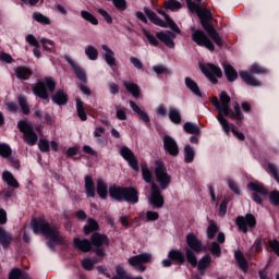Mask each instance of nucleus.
<instances>
[{
	"instance_id": "obj_8",
	"label": "nucleus",
	"mask_w": 279,
	"mask_h": 279,
	"mask_svg": "<svg viewBox=\"0 0 279 279\" xmlns=\"http://www.w3.org/2000/svg\"><path fill=\"white\" fill-rule=\"evenodd\" d=\"M155 166L156 179L159 182L160 187L165 190L169 186V184H171V175L167 173V168L165 167L163 163H161L160 160H156Z\"/></svg>"
},
{
	"instance_id": "obj_3",
	"label": "nucleus",
	"mask_w": 279,
	"mask_h": 279,
	"mask_svg": "<svg viewBox=\"0 0 279 279\" xmlns=\"http://www.w3.org/2000/svg\"><path fill=\"white\" fill-rule=\"evenodd\" d=\"M267 73H269V70L267 68L258 63H253L248 72L245 70H241L239 72V75L242 82L246 84V86H253L254 88H256L263 86V82L258 81L256 77H254V75H267Z\"/></svg>"
},
{
	"instance_id": "obj_14",
	"label": "nucleus",
	"mask_w": 279,
	"mask_h": 279,
	"mask_svg": "<svg viewBox=\"0 0 279 279\" xmlns=\"http://www.w3.org/2000/svg\"><path fill=\"white\" fill-rule=\"evenodd\" d=\"M149 203L154 208H162V206H165V198L162 197V194H160V189L156 183H151Z\"/></svg>"
},
{
	"instance_id": "obj_47",
	"label": "nucleus",
	"mask_w": 279,
	"mask_h": 279,
	"mask_svg": "<svg viewBox=\"0 0 279 279\" xmlns=\"http://www.w3.org/2000/svg\"><path fill=\"white\" fill-rule=\"evenodd\" d=\"M219 232V227L217 222L214 220L209 221V226L207 227V236L208 239H215V234Z\"/></svg>"
},
{
	"instance_id": "obj_42",
	"label": "nucleus",
	"mask_w": 279,
	"mask_h": 279,
	"mask_svg": "<svg viewBox=\"0 0 279 279\" xmlns=\"http://www.w3.org/2000/svg\"><path fill=\"white\" fill-rule=\"evenodd\" d=\"M85 56H87L88 60L95 61L99 58V50L95 46L89 45L85 48Z\"/></svg>"
},
{
	"instance_id": "obj_28",
	"label": "nucleus",
	"mask_w": 279,
	"mask_h": 279,
	"mask_svg": "<svg viewBox=\"0 0 279 279\" xmlns=\"http://www.w3.org/2000/svg\"><path fill=\"white\" fill-rule=\"evenodd\" d=\"M96 191L101 199H108V184L104 179L97 180Z\"/></svg>"
},
{
	"instance_id": "obj_53",
	"label": "nucleus",
	"mask_w": 279,
	"mask_h": 279,
	"mask_svg": "<svg viewBox=\"0 0 279 279\" xmlns=\"http://www.w3.org/2000/svg\"><path fill=\"white\" fill-rule=\"evenodd\" d=\"M142 175L143 180H145L148 184H154V181L151 180V171L146 165L142 166Z\"/></svg>"
},
{
	"instance_id": "obj_4",
	"label": "nucleus",
	"mask_w": 279,
	"mask_h": 279,
	"mask_svg": "<svg viewBox=\"0 0 279 279\" xmlns=\"http://www.w3.org/2000/svg\"><path fill=\"white\" fill-rule=\"evenodd\" d=\"M109 195L117 202H129L130 204H138V191L134 187H121L112 185L109 187Z\"/></svg>"
},
{
	"instance_id": "obj_5",
	"label": "nucleus",
	"mask_w": 279,
	"mask_h": 279,
	"mask_svg": "<svg viewBox=\"0 0 279 279\" xmlns=\"http://www.w3.org/2000/svg\"><path fill=\"white\" fill-rule=\"evenodd\" d=\"M32 90L35 97H38V99H43L44 101L49 102V93H53L56 90V81L51 76H46L45 82L38 81L33 86Z\"/></svg>"
},
{
	"instance_id": "obj_21",
	"label": "nucleus",
	"mask_w": 279,
	"mask_h": 279,
	"mask_svg": "<svg viewBox=\"0 0 279 279\" xmlns=\"http://www.w3.org/2000/svg\"><path fill=\"white\" fill-rule=\"evenodd\" d=\"M144 13L146 14L148 21H150V23L154 25H157L158 27L166 26L165 21H162V19H160L158 14H156V12H154L151 9L145 7Z\"/></svg>"
},
{
	"instance_id": "obj_17",
	"label": "nucleus",
	"mask_w": 279,
	"mask_h": 279,
	"mask_svg": "<svg viewBox=\"0 0 279 279\" xmlns=\"http://www.w3.org/2000/svg\"><path fill=\"white\" fill-rule=\"evenodd\" d=\"M120 154L126 162H129V166L133 169V171H138V161L136 160V157L134 156V153L130 150L128 147H122L120 149Z\"/></svg>"
},
{
	"instance_id": "obj_20",
	"label": "nucleus",
	"mask_w": 279,
	"mask_h": 279,
	"mask_svg": "<svg viewBox=\"0 0 279 279\" xmlns=\"http://www.w3.org/2000/svg\"><path fill=\"white\" fill-rule=\"evenodd\" d=\"M222 69L225 71V76L228 82H236L239 80V72L230 63H223Z\"/></svg>"
},
{
	"instance_id": "obj_49",
	"label": "nucleus",
	"mask_w": 279,
	"mask_h": 279,
	"mask_svg": "<svg viewBox=\"0 0 279 279\" xmlns=\"http://www.w3.org/2000/svg\"><path fill=\"white\" fill-rule=\"evenodd\" d=\"M163 24H166V26H161V27H170V29H172V32H174V34H182V29H180L178 24H175V22L171 17L166 20L163 22Z\"/></svg>"
},
{
	"instance_id": "obj_35",
	"label": "nucleus",
	"mask_w": 279,
	"mask_h": 279,
	"mask_svg": "<svg viewBox=\"0 0 279 279\" xmlns=\"http://www.w3.org/2000/svg\"><path fill=\"white\" fill-rule=\"evenodd\" d=\"M92 243L95 247H101V245H108V238L104 234L94 233L92 236Z\"/></svg>"
},
{
	"instance_id": "obj_34",
	"label": "nucleus",
	"mask_w": 279,
	"mask_h": 279,
	"mask_svg": "<svg viewBox=\"0 0 279 279\" xmlns=\"http://www.w3.org/2000/svg\"><path fill=\"white\" fill-rule=\"evenodd\" d=\"M85 193L87 197H95V182L90 175L85 177Z\"/></svg>"
},
{
	"instance_id": "obj_37",
	"label": "nucleus",
	"mask_w": 279,
	"mask_h": 279,
	"mask_svg": "<svg viewBox=\"0 0 279 279\" xmlns=\"http://www.w3.org/2000/svg\"><path fill=\"white\" fill-rule=\"evenodd\" d=\"M168 117L174 125H180L182 123V114H180V111L175 108H170Z\"/></svg>"
},
{
	"instance_id": "obj_58",
	"label": "nucleus",
	"mask_w": 279,
	"mask_h": 279,
	"mask_svg": "<svg viewBox=\"0 0 279 279\" xmlns=\"http://www.w3.org/2000/svg\"><path fill=\"white\" fill-rule=\"evenodd\" d=\"M112 3L120 12H125V10H128V1L125 0H112Z\"/></svg>"
},
{
	"instance_id": "obj_11",
	"label": "nucleus",
	"mask_w": 279,
	"mask_h": 279,
	"mask_svg": "<svg viewBox=\"0 0 279 279\" xmlns=\"http://www.w3.org/2000/svg\"><path fill=\"white\" fill-rule=\"evenodd\" d=\"M247 187L254 192L253 199L256 204H263V197H267V190L258 182H251Z\"/></svg>"
},
{
	"instance_id": "obj_22",
	"label": "nucleus",
	"mask_w": 279,
	"mask_h": 279,
	"mask_svg": "<svg viewBox=\"0 0 279 279\" xmlns=\"http://www.w3.org/2000/svg\"><path fill=\"white\" fill-rule=\"evenodd\" d=\"M51 99L57 106H66L69 104V95L62 89H58L52 96Z\"/></svg>"
},
{
	"instance_id": "obj_38",
	"label": "nucleus",
	"mask_w": 279,
	"mask_h": 279,
	"mask_svg": "<svg viewBox=\"0 0 279 279\" xmlns=\"http://www.w3.org/2000/svg\"><path fill=\"white\" fill-rule=\"evenodd\" d=\"M165 149L170 154V156H178V154H180V149L178 148L175 141H166Z\"/></svg>"
},
{
	"instance_id": "obj_55",
	"label": "nucleus",
	"mask_w": 279,
	"mask_h": 279,
	"mask_svg": "<svg viewBox=\"0 0 279 279\" xmlns=\"http://www.w3.org/2000/svg\"><path fill=\"white\" fill-rule=\"evenodd\" d=\"M186 259L190 263L192 267H197V257L195 256V253L191 251V248H186L185 251Z\"/></svg>"
},
{
	"instance_id": "obj_63",
	"label": "nucleus",
	"mask_w": 279,
	"mask_h": 279,
	"mask_svg": "<svg viewBox=\"0 0 279 279\" xmlns=\"http://www.w3.org/2000/svg\"><path fill=\"white\" fill-rule=\"evenodd\" d=\"M25 272L21 271V269L15 268L13 269L10 275H9V279H21V277L24 275Z\"/></svg>"
},
{
	"instance_id": "obj_29",
	"label": "nucleus",
	"mask_w": 279,
	"mask_h": 279,
	"mask_svg": "<svg viewBox=\"0 0 279 279\" xmlns=\"http://www.w3.org/2000/svg\"><path fill=\"white\" fill-rule=\"evenodd\" d=\"M74 245L75 247H77V250H80L81 252H90L93 245L90 244V241L86 240V239H80V238H75L74 239Z\"/></svg>"
},
{
	"instance_id": "obj_1",
	"label": "nucleus",
	"mask_w": 279,
	"mask_h": 279,
	"mask_svg": "<svg viewBox=\"0 0 279 279\" xmlns=\"http://www.w3.org/2000/svg\"><path fill=\"white\" fill-rule=\"evenodd\" d=\"M219 97L220 101L217 96H214L211 98V104L219 112L217 117L218 122L220 123L223 132L228 134V132H230V124L228 123L226 117H230L233 121H243L245 117L243 116V112L241 111V106L238 101L234 102V111L232 110V108H230V102L232 101V98H230L228 92H221Z\"/></svg>"
},
{
	"instance_id": "obj_40",
	"label": "nucleus",
	"mask_w": 279,
	"mask_h": 279,
	"mask_svg": "<svg viewBox=\"0 0 279 279\" xmlns=\"http://www.w3.org/2000/svg\"><path fill=\"white\" fill-rule=\"evenodd\" d=\"M168 258H170V260H175V263H184V253L178 250H171L168 253Z\"/></svg>"
},
{
	"instance_id": "obj_62",
	"label": "nucleus",
	"mask_w": 279,
	"mask_h": 279,
	"mask_svg": "<svg viewBox=\"0 0 279 279\" xmlns=\"http://www.w3.org/2000/svg\"><path fill=\"white\" fill-rule=\"evenodd\" d=\"M269 247H271L272 252L279 256V238L270 240L268 242Z\"/></svg>"
},
{
	"instance_id": "obj_48",
	"label": "nucleus",
	"mask_w": 279,
	"mask_h": 279,
	"mask_svg": "<svg viewBox=\"0 0 279 279\" xmlns=\"http://www.w3.org/2000/svg\"><path fill=\"white\" fill-rule=\"evenodd\" d=\"M98 228L99 225L97 223V221L88 219L87 225L84 227V232L85 234H90V232H95V230H97Z\"/></svg>"
},
{
	"instance_id": "obj_12",
	"label": "nucleus",
	"mask_w": 279,
	"mask_h": 279,
	"mask_svg": "<svg viewBox=\"0 0 279 279\" xmlns=\"http://www.w3.org/2000/svg\"><path fill=\"white\" fill-rule=\"evenodd\" d=\"M17 128L20 132H22L24 141H38V134H36L34 128H32V124L27 123L24 120H21L17 123Z\"/></svg>"
},
{
	"instance_id": "obj_2",
	"label": "nucleus",
	"mask_w": 279,
	"mask_h": 279,
	"mask_svg": "<svg viewBox=\"0 0 279 279\" xmlns=\"http://www.w3.org/2000/svg\"><path fill=\"white\" fill-rule=\"evenodd\" d=\"M34 234H44L48 238V246L53 247V244L62 243V235L58 232V228L49 226L45 219H33L31 222Z\"/></svg>"
},
{
	"instance_id": "obj_24",
	"label": "nucleus",
	"mask_w": 279,
	"mask_h": 279,
	"mask_svg": "<svg viewBox=\"0 0 279 279\" xmlns=\"http://www.w3.org/2000/svg\"><path fill=\"white\" fill-rule=\"evenodd\" d=\"M123 86L125 90H128V93H130L135 99H138V97H141V87L138 86V84L125 81L123 83Z\"/></svg>"
},
{
	"instance_id": "obj_51",
	"label": "nucleus",
	"mask_w": 279,
	"mask_h": 279,
	"mask_svg": "<svg viewBox=\"0 0 279 279\" xmlns=\"http://www.w3.org/2000/svg\"><path fill=\"white\" fill-rule=\"evenodd\" d=\"M153 71L157 74V75H171V70H169V68L159 64V65H154L153 66Z\"/></svg>"
},
{
	"instance_id": "obj_41",
	"label": "nucleus",
	"mask_w": 279,
	"mask_h": 279,
	"mask_svg": "<svg viewBox=\"0 0 279 279\" xmlns=\"http://www.w3.org/2000/svg\"><path fill=\"white\" fill-rule=\"evenodd\" d=\"M235 260L238 262V265L242 271H247V262L245 260V257L243 256V253L241 251H236L234 253Z\"/></svg>"
},
{
	"instance_id": "obj_45",
	"label": "nucleus",
	"mask_w": 279,
	"mask_h": 279,
	"mask_svg": "<svg viewBox=\"0 0 279 279\" xmlns=\"http://www.w3.org/2000/svg\"><path fill=\"white\" fill-rule=\"evenodd\" d=\"M81 16L84 19V21L90 23V25H99V20H97V17H95V15L88 11H81Z\"/></svg>"
},
{
	"instance_id": "obj_52",
	"label": "nucleus",
	"mask_w": 279,
	"mask_h": 279,
	"mask_svg": "<svg viewBox=\"0 0 279 279\" xmlns=\"http://www.w3.org/2000/svg\"><path fill=\"white\" fill-rule=\"evenodd\" d=\"M19 106L23 112V114H29V105L27 104V98L24 96L19 97Z\"/></svg>"
},
{
	"instance_id": "obj_26",
	"label": "nucleus",
	"mask_w": 279,
	"mask_h": 279,
	"mask_svg": "<svg viewBox=\"0 0 279 279\" xmlns=\"http://www.w3.org/2000/svg\"><path fill=\"white\" fill-rule=\"evenodd\" d=\"M205 32H207L209 38H211L217 47H219L220 49L221 47H223V39L221 38L217 29H215V26L207 28V31Z\"/></svg>"
},
{
	"instance_id": "obj_44",
	"label": "nucleus",
	"mask_w": 279,
	"mask_h": 279,
	"mask_svg": "<svg viewBox=\"0 0 279 279\" xmlns=\"http://www.w3.org/2000/svg\"><path fill=\"white\" fill-rule=\"evenodd\" d=\"M41 45L45 51H48L49 53H56V43H53V40L44 37L41 38Z\"/></svg>"
},
{
	"instance_id": "obj_59",
	"label": "nucleus",
	"mask_w": 279,
	"mask_h": 279,
	"mask_svg": "<svg viewBox=\"0 0 279 279\" xmlns=\"http://www.w3.org/2000/svg\"><path fill=\"white\" fill-rule=\"evenodd\" d=\"M97 12L98 14H100V16H102V19H105L108 25H112V16L110 15V13H108V11H106L105 9H98Z\"/></svg>"
},
{
	"instance_id": "obj_19",
	"label": "nucleus",
	"mask_w": 279,
	"mask_h": 279,
	"mask_svg": "<svg viewBox=\"0 0 279 279\" xmlns=\"http://www.w3.org/2000/svg\"><path fill=\"white\" fill-rule=\"evenodd\" d=\"M15 76L22 82H27L32 75H34V70L25 65H20L14 70Z\"/></svg>"
},
{
	"instance_id": "obj_43",
	"label": "nucleus",
	"mask_w": 279,
	"mask_h": 279,
	"mask_svg": "<svg viewBox=\"0 0 279 279\" xmlns=\"http://www.w3.org/2000/svg\"><path fill=\"white\" fill-rule=\"evenodd\" d=\"M184 160L187 165H191L193 160H195V149L190 145L185 146L184 148Z\"/></svg>"
},
{
	"instance_id": "obj_16",
	"label": "nucleus",
	"mask_w": 279,
	"mask_h": 279,
	"mask_svg": "<svg viewBox=\"0 0 279 279\" xmlns=\"http://www.w3.org/2000/svg\"><path fill=\"white\" fill-rule=\"evenodd\" d=\"M197 16H198V19L201 21V25L205 29V32L207 29H210V27H215L210 23V21H213V12H210V10L202 8L201 11H198Z\"/></svg>"
},
{
	"instance_id": "obj_18",
	"label": "nucleus",
	"mask_w": 279,
	"mask_h": 279,
	"mask_svg": "<svg viewBox=\"0 0 279 279\" xmlns=\"http://www.w3.org/2000/svg\"><path fill=\"white\" fill-rule=\"evenodd\" d=\"M186 244L193 252H206V246L202 245V241L193 233L186 235Z\"/></svg>"
},
{
	"instance_id": "obj_9",
	"label": "nucleus",
	"mask_w": 279,
	"mask_h": 279,
	"mask_svg": "<svg viewBox=\"0 0 279 279\" xmlns=\"http://www.w3.org/2000/svg\"><path fill=\"white\" fill-rule=\"evenodd\" d=\"M151 262V253H143L128 259L129 265L131 267H135L137 271H145L147 268L145 267V263Z\"/></svg>"
},
{
	"instance_id": "obj_13",
	"label": "nucleus",
	"mask_w": 279,
	"mask_h": 279,
	"mask_svg": "<svg viewBox=\"0 0 279 279\" xmlns=\"http://www.w3.org/2000/svg\"><path fill=\"white\" fill-rule=\"evenodd\" d=\"M156 38H158V40H160V43H163V45L166 47H168V49H174L175 48V43L173 41L177 38L175 33H173L171 31L157 32L156 33Z\"/></svg>"
},
{
	"instance_id": "obj_64",
	"label": "nucleus",
	"mask_w": 279,
	"mask_h": 279,
	"mask_svg": "<svg viewBox=\"0 0 279 279\" xmlns=\"http://www.w3.org/2000/svg\"><path fill=\"white\" fill-rule=\"evenodd\" d=\"M269 199H270L271 204H274L275 206H278V204H279V192L278 191H272L269 195Z\"/></svg>"
},
{
	"instance_id": "obj_46",
	"label": "nucleus",
	"mask_w": 279,
	"mask_h": 279,
	"mask_svg": "<svg viewBox=\"0 0 279 279\" xmlns=\"http://www.w3.org/2000/svg\"><path fill=\"white\" fill-rule=\"evenodd\" d=\"M33 19H34V21H36L37 23H40L41 25H50L51 24V20L40 12H34Z\"/></svg>"
},
{
	"instance_id": "obj_54",
	"label": "nucleus",
	"mask_w": 279,
	"mask_h": 279,
	"mask_svg": "<svg viewBox=\"0 0 279 279\" xmlns=\"http://www.w3.org/2000/svg\"><path fill=\"white\" fill-rule=\"evenodd\" d=\"M144 213H141L140 214V218L143 219L144 221H157L159 215L157 211H147L146 213V218H143L144 217Z\"/></svg>"
},
{
	"instance_id": "obj_7",
	"label": "nucleus",
	"mask_w": 279,
	"mask_h": 279,
	"mask_svg": "<svg viewBox=\"0 0 279 279\" xmlns=\"http://www.w3.org/2000/svg\"><path fill=\"white\" fill-rule=\"evenodd\" d=\"M192 40L196 43L198 47H206L209 51H215V44L208 38V35L202 29H196L195 26L191 27Z\"/></svg>"
},
{
	"instance_id": "obj_10",
	"label": "nucleus",
	"mask_w": 279,
	"mask_h": 279,
	"mask_svg": "<svg viewBox=\"0 0 279 279\" xmlns=\"http://www.w3.org/2000/svg\"><path fill=\"white\" fill-rule=\"evenodd\" d=\"M235 225L238 226L240 232L247 234V230L256 226V218L252 214H247L246 216H239L235 219Z\"/></svg>"
},
{
	"instance_id": "obj_39",
	"label": "nucleus",
	"mask_w": 279,
	"mask_h": 279,
	"mask_svg": "<svg viewBox=\"0 0 279 279\" xmlns=\"http://www.w3.org/2000/svg\"><path fill=\"white\" fill-rule=\"evenodd\" d=\"M165 10H170L171 12H175V10H182V2L177 0H166L163 2Z\"/></svg>"
},
{
	"instance_id": "obj_25",
	"label": "nucleus",
	"mask_w": 279,
	"mask_h": 279,
	"mask_svg": "<svg viewBox=\"0 0 279 279\" xmlns=\"http://www.w3.org/2000/svg\"><path fill=\"white\" fill-rule=\"evenodd\" d=\"M130 107L136 114L138 116L140 121H143L144 123H149V114L147 112L143 111L138 105H136L133 100H130Z\"/></svg>"
},
{
	"instance_id": "obj_57",
	"label": "nucleus",
	"mask_w": 279,
	"mask_h": 279,
	"mask_svg": "<svg viewBox=\"0 0 279 279\" xmlns=\"http://www.w3.org/2000/svg\"><path fill=\"white\" fill-rule=\"evenodd\" d=\"M0 156L9 158V156H12V148L8 144L0 143Z\"/></svg>"
},
{
	"instance_id": "obj_56",
	"label": "nucleus",
	"mask_w": 279,
	"mask_h": 279,
	"mask_svg": "<svg viewBox=\"0 0 279 279\" xmlns=\"http://www.w3.org/2000/svg\"><path fill=\"white\" fill-rule=\"evenodd\" d=\"M98 260L97 258H85L82 260V266L87 270L90 271L93 269V266L97 265Z\"/></svg>"
},
{
	"instance_id": "obj_27",
	"label": "nucleus",
	"mask_w": 279,
	"mask_h": 279,
	"mask_svg": "<svg viewBox=\"0 0 279 279\" xmlns=\"http://www.w3.org/2000/svg\"><path fill=\"white\" fill-rule=\"evenodd\" d=\"M185 86L195 95L196 97H202V90L199 89V85L191 77H185Z\"/></svg>"
},
{
	"instance_id": "obj_15",
	"label": "nucleus",
	"mask_w": 279,
	"mask_h": 279,
	"mask_svg": "<svg viewBox=\"0 0 279 279\" xmlns=\"http://www.w3.org/2000/svg\"><path fill=\"white\" fill-rule=\"evenodd\" d=\"M65 61L68 62V64H70V66H72L77 80H80V82H82L83 84H87L88 76L86 75V70H84V68H81L80 64H77L69 57H65Z\"/></svg>"
},
{
	"instance_id": "obj_31",
	"label": "nucleus",
	"mask_w": 279,
	"mask_h": 279,
	"mask_svg": "<svg viewBox=\"0 0 279 279\" xmlns=\"http://www.w3.org/2000/svg\"><path fill=\"white\" fill-rule=\"evenodd\" d=\"M76 113L81 121H87L88 116L86 114V109H84V101H82V98L76 97Z\"/></svg>"
},
{
	"instance_id": "obj_6",
	"label": "nucleus",
	"mask_w": 279,
	"mask_h": 279,
	"mask_svg": "<svg viewBox=\"0 0 279 279\" xmlns=\"http://www.w3.org/2000/svg\"><path fill=\"white\" fill-rule=\"evenodd\" d=\"M199 69L202 73L213 84H219V80L223 77V71H221V68L219 65H216L215 63H206V64H199Z\"/></svg>"
},
{
	"instance_id": "obj_33",
	"label": "nucleus",
	"mask_w": 279,
	"mask_h": 279,
	"mask_svg": "<svg viewBox=\"0 0 279 279\" xmlns=\"http://www.w3.org/2000/svg\"><path fill=\"white\" fill-rule=\"evenodd\" d=\"M2 180L8 184V186H12V189H19V181H16L12 172L4 171L2 173Z\"/></svg>"
},
{
	"instance_id": "obj_50",
	"label": "nucleus",
	"mask_w": 279,
	"mask_h": 279,
	"mask_svg": "<svg viewBox=\"0 0 279 279\" xmlns=\"http://www.w3.org/2000/svg\"><path fill=\"white\" fill-rule=\"evenodd\" d=\"M142 32L145 38H147L149 45H153V47H159L160 41H158V39L154 35L149 34V31L143 28Z\"/></svg>"
},
{
	"instance_id": "obj_32",
	"label": "nucleus",
	"mask_w": 279,
	"mask_h": 279,
	"mask_svg": "<svg viewBox=\"0 0 279 279\" xmlns=\"http://www.w3.org/2000/svg\"><path fill=\"white\" fill-rule=\"evenodd\" d=\"M210 263H213V257H210L209 254L205 255L202 259H199L197 269L201 276H204L207 267H210Z\"/></svg>"
},
{
	"instance_id": "obj_36",
	"label": "nucleus",
	"mask_w": 279,
	"mask_h": 279,
	"mask_svg": "<svg viewBox=\"0 0 279 279\" xmlns=\"http://www.w3.org/2000/svg\"><path fill=\"white\" fill-rule=\"evenodd\" d=\"M184 132L187 134H193L197 136V134H202V129L196 123L193 122H185L183 125Z\"/></svg>"
},
{
	"instance_id": "obj_23",
	"label": "nucleus",
	"mask_w": 279,
	"mask_h": 279,
	"mask_svg": "<svg viewBox=\"0 0 279 279\" xmlns=\"http://www.w3.org/2000/svg\"><path fill=\"white\" fill-rule=\"evenodd\" d=\"M102 51H105L104 60L109 66H117V58H114V51L108 47V45L101 46Z\"/></svg>"
},
{
	"instance_id": "obj_61",
	"label": "nucleus",
	"mask_w": 279,
	"mask_h": 279,
	"mask_svg": "<svg viewBox=\"0 0 279 279\" xmlns=\"http://www.w3.org/2000/svg\"><path fill=\"white\" fill-rule=\"evenodd\" d=\"M26 43H28V45H31V47L40 48V43H38V39H36V37L32 34H28L26 36Z\"/></svg>"
},
{
	"instance_id": "obj_60",
	"label": "nucleus",
	"mask_w": 279,
	"mask_h": 279,
	"mask_svg": "<svg viewBox=\"0 0 279 279\" xmlns=\"http://www.w3.org/2000/svg\"><path fill=\"white\" fill-rule=\"evenodd\" d=\"M186 4L189 10H191L192 12H196V14H198L202 10V7L195 2H193V0H186Z\"/></svg>"
},
{
	"instance_id": "obj_30",
	"label": "nucleus",
	"mask_w": 279,
	"mask_h": 279,
	"mask_svg": "<svg viewBox=\"0 0 279 279\" xmlns=\"http://www.w3.org/2000/svg\"><path fill=\"white\" fill-rule=\"evenodd\" d=\"M10 243H12V234L8 233L5 229L0 227V245H2L4 250H8V247H10Z\"/></svg>"
}]
</instances>
